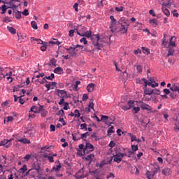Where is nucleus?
Returning a JSON list of instances; mask_svg holds the SVG:
<instances>
[{
  "instance_id": "1",
  "label": "nucleus",
  "mask_w": 179,
  "mask_h": 179,
  "mask_svg": "<svg viewBox=\"0 0 179 179\" xmlns=\"http://www.w3.org/2000/svg\"><path fill=\"white\" fill-rule=\"evenodd\" d=\"M90 40L92 41V44L94 45L95 48L97 50H101L104 47V41L100 39V35L93 34L90 37Z\"/></svg>"
},
{
  "instance_id": "2",
  "label": "nucleus",
  "mask_w": 179,
  "mask_h": 179,
  "mask_svg": "<svg viewBox=\"0 0 179 179\" xmlns=\"http://www.w3.org/2000/svg\"><path fill=\"white\" fill-rule=\"evenodd\" d=\"M94 151V145L90 143H86L83 148L84 155H89V153Z\"/></svg>"
},
{
  "instance_id": "3",
  "label": "nucleus",
  "mask_w": 179,
  "mask_h": 179,
  "mask_svg": "<svg viewBox=\"0 0 179 179\" xmlns=\"http://www.w3.org/2000/svg\"><path fill=\"white\" fill-rule=\"evenodd\" d=\"M121 150V148H116V154L113 155V162H115V163L120 164L121 162H122V158L121 157V155L119 154L118 152Z\"/></svg>"
},
{
  "instance_id": "4",
  "label": "nucleus",
  "mask_w": 179,
  "mask_h": 179,
  "mask_svg": "<svg viewBox=\"0 0 179 179\" xmlns=\"http://www.w3.org/2000/svg\"><path fill=\"white\" fill-rule=\"evenodd\" d=\"M135 101L134 100H129L127 102V106H121L122 110H124V111H127V110H131L134 106H135Z\"/></svg>"
},
{
  "instance_id": "5",
  "label": "nucleus",
  "mask_w": 179,
  "mask_h": 179,
  "mask_svg": "<svg viewBox=\"0 0 179 179\" xmlns=\"http://www.w3.org/2000/svg\"><path fill=\"white\" fill-rule=\"evenodd\" d=\"M55 94L60 97V99H65L67 96V92L65 90H57L55 91Z\"/></svg>"
},
{
  "instance_id": "6",
  "label": "nucleus",
  "mask_w": 179,
  "mask_h": 179,
  "mask_svg": "<svg viewBox=\"0 0 179 179\" xmlns=\"http://www.w3.org/2000/svg\"><path fill=\"white\" fill-rule=\"evenodd\" d=\"M41 169V164L38 162H34L32 164V169L31 170H36L37 174H40V170Z\"/></svg>"
},
{
  "instance_id": "7",
  "label": "nucleus",
  "mask_w": 179,
  "mask_h": 179,
  "mask_svg": "<svg viewBox=\"0 0 179 179\" xmlns=\"http://www.w3.org/2000/svg\"><path fill=\"white\" fill-rule=\"evenodd\" d=\"M15 2H20L19 0H10V2H8L10 6L8 8H10L11 9H17L18 6H20V3H18L17 5H15Z\"/></svg>"
},
{
  "instance_id": "8",
  "label": "nucleus",
  "mask_w": 179,
  "mask_h": 179,
  "mask_svg": "<svg viewBox=\"0 0 179 179\" xmlns=\"http://www.w3.org/2000/svg\"><path fill=\"white\" fill-rule=\"evenodd\" d=\"M87 134H89V132H86L85 134H81V137H78V138H76V133L75 134H72V136H73V141H80V139H83V138H87Z\"/></svg>"
},
{
  "instance_id": "9",
  "label": "nucleus",
  "mask_w": 179,
  "mask_h": 179,
  "mask_svg": "<svg viewBox=\"0 0 179 179\" xmlns=\"http://www.w3.org/2000/svg\"><path fill=\"white\" fill-rule=\"evenodd\" d=\"M140 103H141L140 105L141 108H142V110H147V111H152V106H150L149 104H146L145 103H143L142 101H140Z\"/></svg>"
},
{
  "instance_id": "10",
  "label": "nucleus",
  "mask_w": 179,
  "mask_h": 179,
  "mask_svg": "<svg viewBox=\"0 0 179 179\" xmlns=\"http://www.w3.org/2000/svg\"><path fill=\"white\" fill-rule=\"evenodd\" d=\"M118 24H121V26H129V22L128 20L125 19V17H122L119 20H118Z\"/></svg>"
},
{
  "instance_id": "11",
  "label": "nucleus",
  "mask_w": 179,
  "mask_h": 179,
  "mask_svg": "<svg viewBox=\"0 0 179 179\" xmlns=\"http://www.w3.org/2000/svg\"><path fill=\"white\" fill-rule=\"evenodd\" d=\"M110 24L109 29H110L111 31H113V27H114V26L117 24V20L114 18L113 15L110 16Z\"/></svg>"
},
{
  "instance_id": "12",
  "label": "nucleus",
  "mask_w": 179,
  "mask_h": 179,
  "mask_svg": "<svg viewBox=\"0 0 179 179\" xmlns=\"http://www.w3.org/2000/svg\"><path fill=\"white\" fill-rule=\"evenodd\" d=\"M143 90H144V94H143L144 97L145 96H152V94H153V90L152 89H149L144 87Z\"/></svg>"
},
{
  "instance_id": "13",
  "label": "nucleus",
  "mask_w": 179,
  "mask_h": 179,
  "mask_svg": "<svg viewBox=\"0 0 179 179\" xmlns=\"http://www.w3.org/2000/svg\"><path fill=\"white\" fill-rule=\"evenodd\" d=\"M78 35L80 36V37H87V38H90L92 37V31H85L83 34H80V32H78Z\"/></svg>"
},
{
  "instance_id": "14",
  "label": "nucleus",
  "mask_w": 179,
  "mask_h": 179,
  "mask_svg": "<svg viewBox=\"0 0 179 179\" xmlns=\"http://www.w3.org/2000/svg\"><path fill=\"white\" fill-rule=\"evenodd\" d=\"M66 51L68 54H74V55H76V51H78V50L75 48V45H73V47H69V48L66 49Z\"/></svg>"
},
{
  "instance_id": "15",
  "label": "nucleus",
  "mask_w": 179,
  "mask_h": 179,
  "mask_svg": "<svg viewBox=\"0 0 179 179\" xmlns=\"http://www.w3.org/2000/svg\"><path fill=\"white\" fill-rule=\"evenodd\" d=\"M83 159L87 162H90V163H92V162H93V159H94V154H90L87 157H83Z\"/></svg>"
},
{
  "instance_id": "16",
  "label": "nucleus",
  "mask_w": 179,
  "mask_h": 179,
  "mask_svg": "<svg viewBox=\"0 0 179 179\" xmlns=\"http://www.w3.org/2000/svg\"><path fill=\"white\" fill-rule=\"evenodd\" d=\"M54 73H57V75H62L64 73V69L62 67H57L54 69Z\"/></svg>"
},
{
  "instance_id": "17",
  "label": "nucleus",
  "mask_w": 179,
  "mask_h": 179,
  "mask_svg": "<svg viewBox=\"0 0 179 179\" xmlns=\"http://www.w3.org/2000/svg\"><path fill=\"white\" fill-rule=\"evenodd\" d=\"M94 86H96V85H94V83H90L87 86V90L89 93H92V92H93V90H94Z\"/></svg>"
},
{
  "instance_id": "18",
  "label": "nucleus",
  "mask_w": 179,
  "mask_h": 179,
  "mask_svg": "<svg viewBox=\"0 0 179 179\" xmlns=\"http://www.w3.org/2000/svg\"><path fill=\"white\" fill-rule=\"evenodd\" d=\"M17 142H22V143H24V145H30V140L26 138L18 139Z\"/></svg>"
},
{
  "instance_id": "19",
  "label": "nucleus",
  "mask_w": 179,
  "mask_h": 179,
  "mask_svg": "<svg viewBox=\"0 0 179 179\" xmlns=\"http://www.w3.org/2000/svg\"><path fill=\"white\" fill-rule=\"evenodd\" d=\"M13 15L15 16L16 19H22V13L17 10L13 12Z\"/></svg>"
},
{
  "instance_id": "20",
  "label": "nucleus",
  "mask_w": 179,
  "mask_h": 179,
  "mask_svg": "<svg viewBox=\"0 0 179 179\" xmlns=\"http://www.w3.org/2000/svg\"><path fill=\"white\" fill-rule=\"evenodd\" d=\"M128 27H129V25H121L120 30L124 34L128 33Z\"/></svg>"
},
{
  "instance_id": "21",
  "label": "nucleus",
  "mask_w": 179,
  "mask_h": 179,
  "mask_svg": "<svg viewBox=\"0 0 179 179\" xmlns=\"http://www.w3.org/2000/svg\"><path fill=\"white\" fill-rule=\"evenodd\" d=\"M8 9H9V8L6 7V4H3L0 7V10H1V15H5V13H6V10H8Z\"/></svg>"
},
{
  "instance_id": "22",
  "label": "nucleus",
  "mask_w": 179,
  "mask_h": 179,
  "mask_svg": "<svg viewBox=\"0 0 179 179\" xmlns=\"http://www.w3.org/2000/svg\"><path fill=\"white\" fill-rule=\"evenodd\" d=\"M170 173H171V171L169 168H164L162 170V174H164V176H170Z\"/></svg>"
},
{
  "instance_id": "23",
  "label": "nucleus",
  "mask_w": 179,
  "mask_h": 179,
  "mask_svg": "<svg viewBox=\"0 0 179 179\" xmlns=\"http://www.w3.org/2000/svg\"><path fill=\"white\" fill-rule=\"evenodd\" d=\"M149 24H152L153 27H156L157 26V24H159L157 23V19H152V20H149Z\"/></svg>"
},
{
  "instance_id": "24",
  "label": "nucleus",
  "mask_w": 179,
  "mask_h": 179,
  "mask_svg": "<svg viewBox=\"0 0 179 179\" xmlns=\"http://www.w3.org/2000/svg\"><path fill=\"white\" fill-rule=\"evenodd\" d=\"M87 29V28H86L85 27H83L82 25L78 26V30H79L80 34H83L86 31Z\"/></svg>"
},
{
  "instance_id": "25",
  "label": "nucleus",
  "mask_w": 179,
  "mask_h": 179,
  "mask_svg": "<svg viewBox=\"0 0 179 179\" xmlns=\"http://www.w3.org/2000/svg\"><path fill=\"white\" fill-rule=\"evenodd\" d=\"M155 173L152 171H147L146 177L148 179H152L155 177Z\"/></svg>"
},
{
  "instance_id": "26",
  "label": "nucleus",
  "mask_w": 179,
  "mask_h": 179,
  "mask_svg": "<svg viewBox=\"0 0 179 179\" xmlns=\"http://www.w3.org/2000/svg\"><path fill=\"white\" fill-rule=\"evenodd\" d=\"M26 171H27V165L24 164L23 167L19 169V173L24 174V173H26Z\"/></svg>"
},
{
  "instance_id": "27",
  "label": "nucleus",
  "mask_w": 179,
  "mask_h": 179,
  "mask_svg": "<svg viewBox=\"0 0 179 179\" xmlns=\"http://www.w3.org/2000/svg\"><path fill=\"white\" fill-rule=\"evenodd\" d=\"M145 100L146 101H150L152 100L153 101H157V98H156V95L151 96V97L148 98L147 96L145 97Z\"/></svg>"
},
{
  "instance_id": "28",
  "label": "nucleus",
  "mask_w": 179,
  "mask_h": 179,
  "mask_svg": "<svg viewBox=\"0 0 179 179\" xmlns=\"http://www.w3.org/2000/svg\"><path fill=\"white\" fill-rule=\"evenodd\" d=\"M30 111L31 113H34V114H38V107H37L36 106H31Z\"/></svg>"
},
{
  "instance_id": "29",
  "label": "nucleus",
  "mask_w": 179,
  "mask_h": 179,
  "mask_svg": "<svg viewBox=\"0 0 179 179\" xmlns=\"http://www.w3.org/2000/svg\"><path fill=\"white\" fill-rule=\"evenodd\" d=\"M162 12L164 13V15L169 17V16H170V10H169V9L166 8V7H162Z\"/></svg>"
},
{
  "instance_id": "30",
  "label": "nucleus",
  "mask_w": 179,
  "mask_h": 179,
  "mask_svg": "<svg viewBox=\"0 0 179 179\" xmlns=\"http://www.w3.org/2000/svg\"><path fill=\"white\" fill-rule=\"evenodd\" d=\"M107 120H111V118H109L108 116H106V115H101V121H102V122L107 124Z\"/></svg>"
},
{
  "instance_id": "31",
  "label": "nucleus",
  "mask_w": 179,
  "mask_h": 179,
  "mask_svg": "<svg viewBox=\"0 0 179 179\" xmlns=\"http://www.w3.org/2000/svg\"><path fill=\"white\" fill-rule=\"evenodd\" d=\"M173 38H176V36H171L169 39V46L176 47V42L173 41Z\"/></svg>"
},
{
  "instance_id": "32",
  "label": "nucleus",
  "mask_w": 179,
  "mask_h": 179,
  "mask_svg": "<svg viewBox=\"0 0 179 179\" xmlns=\"http://www.w3.org/2000/svg\"><path fill=\"white\" fill-rule=\"evenodd\" d=\"M7 29L11 34H16V29L12 27H7Z\"/></svg>"
},
{
  "instance_id": "33",
  "label": "nucleus",
  "mask_w": 179,
  "mask_h": 179,
  "mask_svg": "<svg viewBox=\"0 0 179 179\" xmlns=\"http://www.w3.org/2000/svg\"><path fill=\"white\" fill-rule=\"evenodd\" d=\"M31 40H32L33 41H36L37 44H43V41L40 38H36L34 37H31Z\"/></svg>"
},
{
  "instance_id": "34",
  "label": "nucleus",
  "mask_w": 179,
  "mask_h": 179,
  "mask_svg": "<svg viewBox=\"0 0 179 179\" xmlns=\"http://www.w3.org/2000/svg\"><path fill=\"white\" fill-rule=\"evenodd\" d=\"M174 52H175L174 49H173L172 48H169L166 57H170L171 55H173Z\"/></svg>"
},
{
  "instance_id": "35",
  "label": "nucleus",
  "mask_w": 179,
  "mask_h": 179,
  "mask_svg": "<svg viewBox=\"0 0 179 179\" xmlns=\"http://www.w3.org/2000/svg\"><path fill=\"white\" fill-rule=\"evenodd\" d=\"M158 171H160V166L159 165H155L154 169H152V173L156 174Z\"/></svg>"
},
{
  "instance_id": "36",
  "label": "nucleus",
  "mask_w": 179,
  "mask_h": 179,
  "mask_svg": "<svg viewBox=\"0 0 179 179\" xmlns=\"http://www.w3.org/2000/svg\"><path fill=\"white\" fill-rule=\"evenodd\" d=\"M31 25L34 30H37V29H38V27L37 26V22H36V21H31Z\"/></svg>"
},
{
  "instance_id": "37",
  "label": "nucleus",
  "mask_w": 179,
  "mask_h": 179,
  "mask_svg": "<svg viewBox=\"0 0 179 179\" xmlns=\"http://www.w3.org/2000/svg\"><path fill=\"white\" fill-rule=\"evenodd\" d=\"M53 40L55 41H50L49 44H55L56 45H59V44H61V42L58 41V39L54 38Z\"/></svg>"
},
{
  "instance_id": "38",
  "label": "nucleus",
  "mask_w": 179,
  "mask_h": 179,
  "mask_svg": "<svg viewBox=\"0 0 179 179\" xmlns=\"http://www.w3.org/2000/svg\"><path fill=\"white\" fill-rule=\"evenodd\" d=\"M41 51H47V42H43V45L41 46Z\"/></svg>"
},
{
  "instance_id": "39",
  "label": "nucleus",
  "mask_w": 179,
  "mask_h": 179,
  "mask_svg": "<svg viewBox=\"0 0 179 179\" xmlns=\"http://www.w3.org/2000/svg\"><path fill=\"white\" fill-rule=\"evenodd\" d=\"M50 63L51 65H53V66H57V59L55 58L50 59Z\"/></svg>"
},
{
  "instance_id": "40",
  "label": "nucleus",
  "mask_w": 179,
  "mask_h": 179,
  "mask_svg": "<svg viewBox=\"0 0 179 179\" xmlns=\"http://www.w3.org/2000/svg\"><path fill=\"white\" fill-rule=\"evenodd\" d=\"M61 167H62V166H61V164H59V165L57 166V167L54 166L52 168V171H59V170H61Z\"/></svg>"
},
{
  "instance_id": "41",
  "label": "nucleus",
  "mask_w": 179,
  "mask_h": 179,
  "mask_svg": "<svg viewBox=\"0 0 179 179\" xmlns=\"http://www.w3.org/2000/svg\"><path fill=\"white\" fill-rule=\"evenodd\" d=\"M88 107L92 108V110H94V103H93V99L90 100Z\"/></svg>"
},
{
  "instance_id": "42",
  "label": "nucleus",
  "mask_w": 179,
  "mask_h": 179,
  "mask_svg": "<svg viewBox=\"0 0 179 179\" xmlns=\"http://www.w3.org/2000/svg\"><path fill=\"white\" fill-rule=\"evenodd\" d=\"M141 80H142L143 82H144V83H145V85H144L145 87H148V86H149V83H150V82H148V80H146V78H143L141 79Z\"/></svg>"
},
{
  "instance_id": "43",
  "label": "nucleus",
  "mask_w": 179,
  "mask_h": 179,
  "mask_svg": "<svg viewBox=\"0 0 179 179\" xmlns=\"http://www.w3.org/2000/svg\"><path fill=\"white\" fill-rule=\"evenodd\" d=\"M57 115L64 117V115H65V112L64 111V109H61L60 110H59V112L57 113Z\"/></svg>"
},
{
  "instance_id": "44",
  "label": "nucleus",
  "mask_w": 179,
  "mask_h": 179,
  "mask_svg": "<svg viewBox=\"0 0 179 179\" xmlns=\"http://www.w3.org/2000/svg\"><path fill=\"white\" fill-rule=\"evenodd\" d=\"M155 84H152V82L148 83V86H151L152 87H157V86H159V83H156V81H155L154 83Z\"/></svg>"
},
{
  "instance_id": "45",
  "label": "nucleus",
  "mask_w": 179,
  "mask_h": 179,
  "mask_svg": "<svg viewBox=\"0 0 179 179\" xmlns=\"http://www.w3.org/2000/svg\"><path fill=\"white\" fill-rule=\"evenodd\" d=\"M74 113H75L74 115L76 117L79 118V117H80V113L79 112V110L76 109L74 110Z\"/></svg>"
},
{
  "instance_id": "46",
  "label": "nucleus",
  "mask_w": 179,
  "mask_h": 179,
  "mask_svg": "<svg viewBox=\"0 0 179 179\" xmlns=\"http://www.w3.org/2000/svg\"><path fill=\"white\" fill-rule=\"evenodd\" d=\"M114 126H111L108 130V135H109L110 134H114V132H115L114 130Z\"/></svg>"
},
{
  "instance_id": "47",
  "label": "nucleus",
  "mask_w": 179,
  "mask_h": 179,
  "mask_svg": "<svg viewBox=\"0 0 179 179\" xmlns=\"http://www.w3.org/2000/svg\"><path fill=\"white\" fill-rule=\"evenodd\" d=\"M24 95H21L19 96V103L21 104H24V103H26V101H24V99H22Z\"/></svg>"
},
{
  "instance_id": "48",
  "label": "nucleus",
  "mask_w": 179,
  "mask_h": 179,
  "mask_svg": "<svg viewBox=\"0 0 179 179\" xmlns=\"http://www.w3.org/2000/svg\"><path fill=\"white\" fill-rule=\"evenodd\" d=\"M54 78H55V75H54V73H51L50 76H45V78L49 80H52V79H54Z\"/></svg>"
},
{
  "instance_id": "49",
  "label": "nucleus",
  "mask_w": 179,
  "mask_h": 179,
  "mask_svg": "<svg viewBox=\"0 0 179 179\" xmlns=\"http://www.w3.org/2000/svg\"><path fill=\"white\" fill-rule=\"evenodd\" d=\"M162 44L166 47L167 45V41H166V34H164V38H162Z\"/></svg>"
},
{
  "instance_id": "50",
  "label": "nucleus",
  "mask_w": 179,
  "mask_h": 179,
  "mask_svg": "<svg viewBox=\"0 0 179 179\" xmlns=\"http://www.w3.org/2000/svg\"><path fill=\"white\" fill-rule=\"evenodd\" d=\"M133 111H134V114H138V113H139V111H141V108L140 107H134Z\"/></svg>"
},
{
  "instance_id": "51",
  "label": "nucleus",
  "mask_w": 179,
  "mask_h": 179,
  "mask_svg": "<svg viewBox=\"0 0 179 179\" xmlns=\"http://www.w3.org/2000/svg\"><path fill=\"white\" fill-rule=\"evenodd\" d=\"M162 6H165V8H169V6H171V3H170V1L168 3L163 2Z\"/></svg>"
},
{
  "instance_id": "52",
  "label": "nucleus",
  "mask_w": 179,
  "mask_h": 179,
  "mask_svg": "<svg viewBox=\"0 0 179 179\" xmlns=\"http://www.w3.org/2000/svg\"><path fill=\"white\" fill-rule=\"evenodd\" d=\"M8 142H9V140H3L1 141L0 146H5V145H6V143H8Z\"/></svg>"
},
{
  "instance_id": "53",
  "label": "nucleus",
  "mask_w": 179,
  "mask_h": 179,
  "mask_svg": "<svg viewBox=\"0 0 179 179\" xmlns=\"http://www.w3.org/2000/svg\"><path fill=\"white\" fill-rule=\"evenodd\" d=\"M9 103H10V101H6L1 103V107H7V106L9 105Z\"/></svg>"
},
{
  "instance_id": "54",
  "label": "nucleus",
  "mask_w": 179,
  "mask_h": 179,
  "mask_svg": "<svg viewBox=\"0 0 179 179\" xmlns=\"http://www.w3.org/2000/svg\"><path fill=\"white\" fill-rule=\"evenodd\" d=\"M6 22H8V23L12 22V20H10V18L8 17H5L3 19V23H6Z\"/></svg>"
},
{
  "instance_id": "55",
  "label": "nucleus",
  "mask_w": 179,
  "mask_h": 179,
  "mask_svg": "<svg viewBox=\"0 0 179 179\" xmlns=\"http://www.w3.org/2000/svg\"><path fill=\"white\" fill-rule=\"evenodd\" d=\"M106 178H107V179H109V178H113V179H114V178H115V176L113 173H109V175H108V176H106Z\"/></svg>"
},
{
  "instance_id": "56",
  "label": "nucleus",
  "mask_w": 179,
  "mask_h": 179,
  "mask_svg": "<svg viewBox=\"0 0 179 179\" xmlns=\"http://www.w3.org/2000/svg\"><path fill=\"white\" fill-rule=\"evenodd\" d=\"M87 125L86 124V123L84 124H80V129H85V131H87Z\"/></svg>"
},
{
  "instance_id": "57",
  "label": "nucleus",
  "mask_w": 179,
  "mask_h": 179,
  "mask_svg": "<svg viewBox=\"0 0 179 179\" xmlns=\"http://www.w3.org/2000/svg\"><path fill=\"white\" fill-rule=\"evenodd\" d=\"M152 91H153V94H157V96L160 94V90L158 89H154L152 90Z\"/></svg>"
},
{
  "instance_id": "58",
  "label": "nucleus",
  "mask_w": 179,
  "mask_h": 179,
  "mask_svg": "<svg viewBox=\"0 0 179 179\" xmlns=\"http://www.w3.org/2000/svg\"><path fill=\"white\" fill-rule=\"evenodd\" d=\"M91 137H92V138H94L96 141H100V138H97V134H96V133H93V134L91 135Z\"/></svg>"
},
{
  "instance_id": "59",
  "label": "nucleus",
  "mask_w": 179,
  "mask_h": 179,
  "mask_svg": "<svg viewBox=\"0 0 179 179\" xmlns=\"http://www.w3.org/2000/svg\"><path fill=\"white\" fill-rule=\"evenodd\" d=\"M115 10L117 12H122V10H124V7H122V6L115 7Z\"/></svg>"
},
{
  "instance_id": "60",
  "label": "nucleus",
  "mask_w": 179,
  "mask_h": 179,
  "mask_svg": "<svg viewBox=\"0 0 179 179\" xmlns=\"http://www.w3.org/2000/svg\"><path fill=\"white\" fill-rule=\"evenodd\" d=\"M80 43H83V44L86 45L87 44V41L86 40V38L83 37L80 40Z\"/></svg>"
},
{
  "instance_id": "61",
  "label": "nucleus",
  "mask_w": 179,
  "mask_h": 179,
  "mask_svg": "<svg viewBox=\"0 0 179 179\" xmlns=\"http://www.w3.org/2000/svg\"><path fill=\"white\" fill-rule=\"evenodd\" d=\"M173 86L176 92H178V93H179V85L178 84H174Z\"/></svg>"
},
{
  "instance_id": "62",
  "label": "nucleus",
  "mask_w": 179,
  "mask_h": 179,
  "mask_svg": "<svg viewBox=\"0 0 179 179\" xmlns=\"http://www.w3.org/2000/svg\"><path fill=\"white\" fill-rule=\"evenodd\" d=\"M138 145H131V150L136 152L138 150Z\"/></svg>"
},
{
  "instance_id": "63",
  "label": "nucleus",
  "mask_w": 179,
  "mask_h": 179,
  "mask_svg": "<svg viewBox=\"0 0 179 179\" xmlns=\"http://www.w3.org/2000/svg\"><path fill=\"white\" fill-rule=\"evenodd\" d=\"M163 92L164 93V94H170L171 92L170 90L165 88L163 90Z\"/></svg>"
},
{
  "instance_id": "64",
  "label": "nucleus",
  "mask_w": 179,
  "mask_h": 179,
  "mask_svg": "<svg viewBox=\"0 0 179 179\" xmlns=\"http://www.w3.org/2000/svg\"><path fill=\"white\" fill-rule=\"evenodd\" d=\"M136 69H137L138 73H141L142 72V66H141V65L136 66Z\"/></svg>"
}]
</instances>
